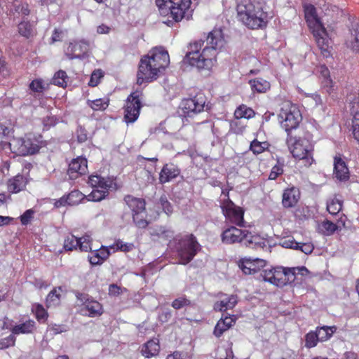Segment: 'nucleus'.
<instances>
[{"instance_id":"a211bd4d","label":"nucleus","mask_w":359,"mask_h":359,"mask_svg":"<svg viewBox=\"0 0 359 359\" xmlns=\"http://www.w3.org/2000/svg\"><path fill=\"white\" fill-rule=\"evenodd\" d=\"M88 169L87 160L84 158L73 159L69 165L67 174L71 180H75L79 176L86 172Z\"/></svg>"},{"instance_id":"680f3d73","label":"nucleus","mask_w":359,"mask_h":359,"mask_svg":"<svg viewBox=\"0 0 359 359\" xmlns=\"http://www.w3.org/2000/svg\"><path fill=\"white\" fill-rule=\"evenodd\" d=\"M322 86L323 89H325L329 94H330L334 90V83L330 77L323 79Z\"/></svg>"},{"instance_id":"603ef678","label":"nucleus","mask_w":359,"mask_h":359,"mask_svg":"<svg viewBox=\"0 0 359 359\" xmlns=\"http://www.w3.org/2000/svg\"><path fill=\"white\" fill-rule=\"evenodd\" d=\"M19 33L27 38L31 35L32 26L29 22H22L18 25Z\"/></svg>"},{"instance_id":"4468645a","label":"nucleus","mask_w":359,"mask_h":359,"mask_svg":"<svg viewBox=\"0 0 359 359\" xmlns=\"http://www.w3.org/2000/svg\"><path fill=\"white\" fill-rule=\"evenodd\" d=\"M9 147L11 151L18 156L33 154L39 150V147L29 139L13 138L9 142Z\"/></svg>"},{"instance_id":"a19ab883","label":"nucleus","mask_w":359,"mask_h":359,"mask_svg":"<svg viewBox=\"0 0 359 359\" xmlns=\"http://www.w3.org/2000/svg\"><path fill=\"white\" fill-rule=\"evenodd\" d=\"M269 144L266 142H259L254 140L250 145V150L255 154H259L268 149Z\"/></svg>"},{"instance_id":"e433bc0d","label":"nucleus","mask_w":359,"mask_h":359,"mask_svg":"<svg viewBox=\"0 0 359 359\" xmlns=\"http://www.w3.org/2000/svg\"><path fill=\"white\" fill-rule=\"evenodd\" d=\"M152 236H156L158 238L164 241H169L174 236V232L170 229H165L163 226H159L154 229L151 232Z\"/></svg>"},{"instance_id":"2eb2a0df","label":"nucleus","mask_w":359,"mask_h":359,"mask_svg":"<svg viewBox=\"0 0 359 359\" xmlns=\"http://www.w3.org/2000/svg\"><path fill=\"white\" fill-rule=\"evenodd\" d=\"M153 67L146 59L143 57L141 58L137 74V83L138 85L151 82L159 76V74L153 70Z\"/></svg>"},{"instance_id":"5701e85b","label":"nucleus","mask_w":359,"mask_h":359,"mask_svg":"<svg viewBox=\"0 0 359 359\" xmlns=\"http://www.w3.org/2000/svg\"><path fill=\"white\" fill-rule=\"evenodd\" d=\"M109 247L102 245L100 249L90 250L91 255H88V260L92 265L102 264L110 255Z\"/></svg>"},{"instance_id":"393cba45","label":"nucleus","mask_w":359,"mask_h":359,"mask_svg":"<svg viewBox=\"0 0 359 359\" xmlns=\"http://www.w3.org/2000/svg\"><path fill=\"white\" fill-rule=\"evenodd\" d=\"M27 180L22 175L9 179L7 182V189L9 193L17 194L26 187Z\"/></svg>"},{"instance_id":"f704fd0d","label":"nucleus","mask_w":359,"mask_h":359,"mask_svg":"<svg viewBox=\"0 0 359 359\" xmlns=\"http://www.w3.org/2000/svg\"><path fill=\"white\" fill-rule=\"evenodd\" d=\"M109 98H99L87 101V104L94 111H104L109 106Z\"/></svg>"},{"instance_id":"58836bf2","label":"nucleus","mask_w":359,"mask_h":359,"mask_svg":"<svg viewBox=\"0 0 359 359\" xmlns=\"http://www.w3.org/2000/svg\"><path fill=\"white\" fill-rule=\"evenodd\" d=\"M32 311L35 313V316L38 321L45 322L48 318V313L43 306L39 304H34L32 305Z\"/></svg>"},{"instance_id":"c756f323","label":"nucleus","mask_w":359,"mask_h":359,"mask_svg":"<svg viewBox=\"0 0 359 359\" xmlns=\"http://www.w3.org/2000/svg\"><path fill=\"white\" fill-rule=\"evenodd\" d=\"M124 201L133 212V214L142 212L143 210H145V201L142 198L126 196Z\"/></svg>"},{"instance_id":"f8f14e48","label":"nucleus","mask_w":359,"mask_h":359,"mask_svg":"<svg viewBox=\"0 0 359 359\" xmlns=\"http://www.w3.org/2000/svg\"><path fill=\"white\" fill-rule=\"evenodd\" d=\"M221 208L225 217L231 223L243 226L244 223V212L240 207L236 206L229 198L224 200L221 204Z\"/></svg>"},{"instance_id":"4c0bfd02","label":"nucleus","mask_w":359,"mask_h":359,"mask_svg":"<svg viewBox=\"0 0 359 359\" xmlns=\"http://www.w3.org/2000/svg\"><path fill=\"white\" fill-rule=\"evenodd\" d=\"M355 104L354 102L351 108V113L353 114L352 128L353 137L359 143V112L355 109Z\"/></svg>"},{"instance_id":"49530a36","label":"nucleus","mask_w":359,"mask_h":359,"mask_svg":"<svg viewBox=\"0 0 359 359\" xmlns=\"http://www.w3.org/2000/svg\"><path fill=\"white\" fill-rule=\"evenodd\" d=\"M145 210H143L142 212H137L133 214V221L137 227L145 228L148 225V222L145 219Z\"/></svg>"},{"instance_id":"8fccbe9b","label":"nucleus","mask_w":359,"mask_h":359,"mask_svg":"<svg viewBox=\"0 0 359 359\" xmlns=\"http://www.w3.org/2000/svg\"><path fill=\"white\" fill-rule=\"evenodd\" d=\"M104 74L101 69H95L93 72L88 85L92 87L97 86L100 79L103 77Z\"/></svg>"},{"instance_id":"2f4dec72","label":"nucleus","mask_w":359,"mask_h":359,"mask_svg":"<svg viewBox=\"0 0 359 359\" xmlns=\"http://www.w3.org/2000/svg\"><path fill=\"white\" fill-rule=\"evenodd\" d=\"M34 329L35 322L33 320H28L22 324L15 325L11 329V332L15 336V334L32 333Z\"/></svg>"},{"instance_id":"0e129e2a","label":"nucleus","mask_w":359,"mask_h":359,"mask_svg":"<svg viewBox=\"0 0 359 359\" xmlns=\"http://www.w3.org/2000/svg\"><path fill=\"white\" fill-rule=\"evenodd\" d=\"M160 203H161V205L164 212L167 215H169L172 212V206H171L170 203L168 202V201L167 200L166 196H161L160 198Z\"/></svg>"},{"instance_id":"7ed1b4c3","label":"nucleus","mask_w":359,"mask_h":359,"mask_svg":"<svg viewBox=\"0 0 359 359\" xmlns=\"http://www.w3.org/2000/svg\"><path fill=\"white\" fill-rule=\"evenodd\" d=\"M304 15L309 27L312 31L316 43L321 53L327 56L330 48V39L316 8L311 4L304 6Z\"/></svg>"},{"instance_id":"37998d69","label":"nucleus","mask_w":359,"mask_h":359,"mask_svg":"<svg viewBox=\"0 0 359 359\" xmlns=\"http://www.w3.org/2000/svg\"><path fill=\"white\" fill-rule=\"evenodd\" d=\"M110 249L114 250V251L121 250L122 252H130L134 248V245L133 243H124L121 240L116 241L114 244L109 246Z\"/></svg>"},{"instance_id":"473e14b6","label":"nucleus","mask_w":359,"mask_h":359,"mask_svg":"<svg viewBox=\"0 0 359 359\" xmlns=\"http://www.w3.org/2000/svg\"><path fill=\"white\" fill-rule=\"evenodd\" d=\"M160 350L158 342L155 340H150L144 344L142 349V353L146 358H151L156 355Z\"/></svg>"},{"instance_id":"6e6d98bb","label":"nucleus","mask_w":359,"mask_h":359,"mask_svg":"<svg viewBox=\"0 0 359 359\" xmlns=\"http://www.w3.org/2000/svg\"><path fill=\"white\" fill-rule=\"evenodd\" d=\"M191 354L185 351H175L168 355L166 359H191Z\"/></svg>"},{"instance_id":"864d4df0","label":"nucleus","mask_w":359,"mask_h":359,"mask_svg":"<svg viewBox=\"0 0 359 359\" xmlns=\"http://www.w3.org/2000/svg\"><path fill=\"white\" fill-rule=\"evenodd\" d=\"M283 172V165L278 162L271 169L269 175V179L271 180H276L279 175Z\"/></svg>"},{"instance_id":"423d86ee","label":"nucleus","mask_w":359,"mask_h":359,"mask_svg":"<svg viewBox=\"0 0 359 359\" xmlns=\"http://www.w3.org/2000/svg\"><path fill=\"white\" fill-rule=\"evenodd\" d=\"M175 248L179 258V263L187 264L189 263L200 250V245L197 242L194 235H187L185 236H177L174 238Z\"/></svg>"},{"instance_id":"6e6552de","label":"nucleus","mask_w":359,"mask_h":359,"mask_svg":"<svg viewBox=\"0 0 359 359\" xmlns=\"http://www.w3.org/2000/svg\"><path fill=\"white\" fill-rule=\"evenodd\" d=\"M278 118L283 128L287 135L294 134L297 129L302 116L298 107L290 102H285L281 107Z\"/></svg>"},{"instance_id":"aec40b11","label":"nucleus","mask_w":359,"mask_h":359,"mask_svg":"<svg viewBox=\"0 0 359 359\" xmlns=\"http://www.w3.org/2000/svg\"><path fill=\"white\" fill-rule=\"evenodd\" d=\"M300 191L298 188L292 187L284 190L282 196V205L285 208H294L300 199Z\"/></svg>"},{"instance_id":"c85d7f7f","label":"nucleus","mask_w":359,"mask_h":359,"mask_svg":"<svg viewBox=\"0 0 359 359\" xmlns=\"http://www.w3.org/2000/svg\"><path fill=\"white\" fill-rule=\"evenodd\" d=\"M334 174L339 180L344 181L348 179L349 172L346 163L340 158H334Z\"/></svg>"},{"instance_id":"338daca9","label":"nucleus","mask_w":359,"mask_h":359,"mask_svg":"<svg viewBox=\"0 0 359 359\" xmlns=\"http://www.w3.org/2000/svg\"><path fill=\"white\" fill-rule=\"evenodd\" d=\"M298 242L295 241L293 238L285 240L282 243V246L285 248L298 249Z\"/></svg>"},{"instance_id":"4be33fe9","label":"nucleus","mask_w":359,"mask_h":359,"mask_svg":"<svg viewBox=\"0 0 359 359\" xmlns=\"http://www.w3.org/2000/svg\"><path fill=\"white\" fill-rule=\"evenodd\" d=\"M83 315L90 318L100 316L103 313L102 306L97 301L87 300L83 307L81 309Z\"/></svg>"},{"instance_id":"79ce46f5","label":"nucleus","mask_w":359,"mask_h":359,"mask_svg":"<svg viewBox=\"0 0 359 359\" xmlns=\"http://www.w3.org/2000/svg\"><path fill=\"white\" fill-rule=\"evenodd\" d=\"M67 75L66 72L63 70H59L52 79V83L60 87H65L67 86Z\"/></svg>"},{"instance_id":"7c9ffc66","label":"nucleus","mask_w":359,"mask_h":359,"mask_svg":"<svg viewBox=\"0 0 359 359\" xmlns=\"http://www.w3.org/2000/svg\"><path fill=\"white\" fill-rule=\"evenodd\" d=\"M250 88L254 93H264L270 89V83L262 78L250 80Z\"/></svg>"},{"instance_id":"1a4fd4ad","label":"nucleus","mask_w":359,"mask_h":359,"mask_svg":"<svg viewBox=\"0 0 359 359\" xmlns=\"http://www.w3.org/2000/svg\"><path fill=\"white\" fill-rule=\"evenodd\" d=\"M143 57L154 67L153 70L156 71L158 74L164 70L170 63L168 51L161 47L153 48Z\"/></svg>"},{"instance_id":"09e8293b","label":"nucleus","mask_w":359,"mask_h":359,"mask_svg":"<svg viewBox=\"0 0 359 359\" xmlns=\"http://www.w3.org/2000/svg\"><path fill=\"white\" fill-rule=\"evenodd\" d=\"M319 341L315 331H311L305 336V346L307 348H313L317 345Z\"/></svg>"},{"instance_id":"052dcab7","label":"nucleus","mask_w":359,"mask_h":359,"mask_svg":"<svg viewBox=\"0 0 359 359\" xmlns=\"http://www.w3.org/2000/svg\"><path fill=\"white\" fill-rule=\"evenodd\" d=\"M34 212L29 209L26 210L21 216L20 221L23 225H27L33 218Z\"/></svg>"},{"instance_id":"4d7b16f0","label":"nucleus","mask_w":359,"mask_h":359,"mask_svg":"<svg viewBox=\"0 0 359 359\" xmlns=\"http://www.w3.org/2000/svg\"><path fill=\"white\" fill-rule=\"evenodd\" d=\"M190 304V301L184 297H180L175 299L172 303V306L175 309H180Z\"/></svg>"},{"instance_id":"f03ea898","label":"nucleus","mask_w":359,"mask_h":359,"mask_svg":"<svg viewBox=\"0 0 359 359\" xmlns=\"http://www.w3.org/2000/svg\"><path fill=\"white\" fill-rule=\"evenodd\" d=\"M238 18L246 27L255 29L265 27L267 13L260 0H241L237 5Z\"/></svg>"},{"instance_id":"de8ad7c7","label":"nucleus","mask_w":359,"mask_h":359,"mask_svg":"<svg viewBox=\"0 0 359 359\" xmlns=\"http://www.w3.org/2000/svg\"><path fill=\"white\" fill-rule=\"evenodd\" d=\"M46 88V83L40 79L33 80L29 84V89L34 93H41Z\"/></svg>"},{"instance_id":"f3484780","label":"nucleus","mask_w":359,"mask_h":359,"mask_svg":"<svg viewBox=\"0 0 359 359\" xmlns=\"http://www.w3.org/2000/svg\"><path fill=\"white\" fill-rule=\"evenodd\" d=\"M266 265V261L259 258H243L239 262V267L245 274H252L259 271Z\"/></svg>"},{"instance_id":"dca6fc26","label":"nucleus","mask_w":359,"mask_h":359,"mask_svg":"<svg viewBox=\"0 0 359 359\" xmlns=\"http://www.w3.org/2000/svg\"><path fill=\"white\" fill-rule=\"evenodd\" d=\"M89 50V43L85 40L70 42L65 49V55L70 60L83 58Z\"/></svg>"},{"instance_id":"e2e57ef3","label":"nucleus","mask_w":359,"mask_h":359,"mask_svg":"<svg viewBox=\"0 0 359 359\" xmlns=\"http://www.w3.org/2000/svg\"><path fill=\"white\" fill-rule=\"evenodd\" d=\"M323 227L326 233L329 235L333 233L337 229V226L334 223L328 220L323 223Z\"/></svg>"},{"instance_id":"0eeeda50","label":"nucleus","mask_w":359,"mask_h":359,"mask_svg":"<svg viewBox=\"0 0 359 359\" xmlns=\"http://www.w3.org/2000/svg\"><path fill=\"white\" fill-rule=\"evenodd\" d=\"M88 184L93 188L88 195V200L100 201L104 199L109 191L117 189L116 179L114 177H104L100 175H92L89 177Z\"/></svg>"},{"instance_id":"39448f33","label":"nucleus","mask_w":359,"mask_h":359,"mask_svg":"<svg viewBox=\"0 0 359 359\" xmlns=\"http://www.w3.org/2000/svg\"><path fill=\"white\" fill-rule=\"evenodd\" d=\"M286 142L294 158L303 161L306 167L313 163V145L308 139L302 138L296 134H289Z\"/></svg>"},{"instance_id":"13d9d810","label":"nucleus","mask_w":359,"mask_h":359,"mask_svg":"<svg viewBox=\"0 0 359 359\" xmlns=\"http://www.w3.org/2000/svg\"><path fill=\"white\" fill-rule=\"evenodd\" d=\"M227 330L229 328L224 324V322L219 320L215 327L213 334L215 337H219Z\"/></svg>"},{"instance_id":"9b49d317","label":"nucleus","mask_w":359,"mask_h":359,"mask_svg":"<svg viewBox=\"0 0 359 359\" xmlns=\"http://www.w3.org/2000/svg\"><path fill=\"white\" fill-rule=\"evenodd\" d=\"M205 101V97L199 93L192 98L184 99L180 108L185 116H191L204 110Z\"/></svg>"},{"instance_id":"c03bdc74","label":"nucleus","mask_w":359,"mask_h":359,"mask_svg":"<svg viewBox=\"0 0 359 359\" xmlns=\"http://www.w3.org/2000/svg\"><path fill=\"white\" fill-rule=\"evenodd\" d=\"M66 196L69 201V205H77L84 198V195L78 190H74Z\"/></svg>"},{"instance_id":"c9c22d12","label":"nucleus","mask_w":359,"mask_h":359,"mask_svg":"<svg viewBox=\"0 0 359 359\" xmlns=\"http://www.w3.org/2000/svg\"><path fill=\"white\" fill-rule=\"evenodd\" d=\"M255 113L252 108L242 104L239 106L234 111V116L237 119L242 118H250L255 116Z\"/></svg>"},{"instance_id":"412c9836","label":"nucleus","mask_w":359,"mask_h":359,"mask_svg":"<svg viewBox=\"0 0 359 359\" xmlns=\"http://www.w3.org/2000/svg\"><path fill=\"white\" fill-rule=\"evenodd\" d=\"M180 174V169L175 164L166 163L159 173V182L162 184L175 179Z\"/></svg>"},{"instance_id":"72a5a7b5","label":"nucleus","mask_w":359,"mask_h":359,"mask_svg":"<svg viewBox=\"0 0 359 359\" xmlns=\"http://www.w3.org/2000/svg\"><path fill=\"white\" fill-rule=\"evenodd\" d=\"M336 330L337 328L335 326H323L317 327L315 332L317 334L319 341H325L328 340L332 337Z\"/></svg>"},{"instance_id":"6ab92c4d","label":"nucleus","mask_w":359,"mask_h":359,"mask_svg":"<svg viewBox=\"0 0 359 359\" xmlns=\"http://www.w3.org/2000/svg\"><path fill=\"white\" fill-rule=\"evenodd\" d=\"M245 233V230L231 226L222 232L221 235L222 241L225 244L242 242L244 239Z\"/></svg>"},{"instance_id":"20e7f679","label":"nucleus","mask_w":359,"mask_h":359,"mask_svg":"<svg viewBox=\"0 0 359 359\" xmlns=\"http://www.w3.org/2000/svg\"><path fill=\"white\" fill-rule=\"evenodd\" d=\"M308 272L306 267L283 268L273 267L261 271L260 276L264 281L278 287H283L289 283L294 282L297 274Z\"/></svg>"},{"instance_id":"ea45409f","label":"nucleus","mask_w":359,"mask_h":359,"mask_svg":"<svg viewBox=\"0 0 359 359\" xmlns=\"http://www.w3.org/2000/svg\"><path fill=\"white\" fill-rule=\"evenodd\" d=\"M57 290L61 291V287L51 290L46 297V305L48 307L55 306L60 303V294Z\"/></svg>"},{"instance_id":"cd10ccee","label":"nucleus","mask_w":359,"mask_h":359,"mask_svg":"<svg viewBox=\"0 0 359 359\" xmlns=\"http://www.w3.org/2000/svg\"><path fill=\"white\" fill-rule=\"evenodd\" d=\"M185 13L182 7H179L178 6H175L174 4H172L170 8L167 10V13L165 15H169V18H171L172 20L168 19L167 21H163V23L166 24L168 26H172L173 22H177L182 20L184 17Z\"/></svg>"},{"instance_id":"ddd939ff","label":"nucleus","mask_w":359,"mask_h":359,"mask_svg":"<svg viewBox=\"0 0 359 359\" xmlns=\"http://www.w3.org/2000/svg\"><path fill=\"white\" fill-rule=\"evenodd\" d=\"M91 236L89 233H86L81 238L71 234L65 239L63 249L65 251H72L79 248L81 251L88 252L91 250Z\"/></svg>"},{"instance_id":"b1692460","label":"nucleus","mask_w":359,"mask_h":359,"mask_svg":"<svg viewBox=\"0 0 359 359\" xmlns=\"http://www.w3.org/2000/svg\"><path fill=\"white\" fill-rule=\"evenodd\" d=\"M346 45L353 50H359V23L353 22L346 38Z\"/></svg>"},{"instance_id":"bb28decb","label":"nucleus","mask_w":359,"mask_h":359,"mask_svg":"<svg viewBox=\"0 0 359 359\" xmlns=\"http://www.w3.org/2000/svg\"><path fill=\"white\" fill-rule=\"evenodd\" d=\"M224 298L217 301L214 304V310L216 311H224L233 309L238 302L237 297L235 295L227 296L224 294Z\"/></svg>"},{"instance_id":"5fc2aeb1","label":"nucleus","mask_w":359,"mask_h":359,"mask_svg":"<svg viewBox=\"0 0 359 359\" xmlns=\"http://www.w3.org/2000/svg\"><path fill=\"white\" fill-rule=\"evenodd\" d=\"M15 337L11 334L8 337L0 340V349H6L15 345Z\"/></svg>"},{"instance_id":"69168bd1","label":"nucleus","mask_w":359,"mask_h":359,"mask_svg":"<svg viewBox=\"0 0 359 359\" xmlns=\"http://www.w3.org/2000/svg\"><path fill=\"white\" fill-rule=\"evenodd\" d=\"M77 139L79 142H84L87 140V132L85 128L82 127H79L76 130Z\"/></svg>"},{"instance_id":"3c124183","label":"nucleus","mask_w":359,"mask_h":359,"mask_svg":"<svg viewBox=\"0 0 359 359\" xmlns=\"http://www.w3.org/2000/svg\"><path fill=\"white\" fill-rule=\"evenodd\" d=\"M156 4L158 6L161 15H165L167 10L170 8L173 2L171 0H156Z\"/></svg>"},{"instance_id":"9d476101","label":"nucleus","mask_w":359,"mask_h":359,"mask_svg":"<svg viewBox=\"0 0 359 359\" xmlns=\"http://www.w3.org/2000/svg\"><path fill=\"white\" fill-rule=\"evenodd\" d=\"M142 104L137 92L132 93L128 97L124 106L123 119L126 123H134L139 117Z\"/></svg>"},{"instance_id":"a878e982","label":"nucleus","mask_w":359,"mask_h":359,"mask_svg":"<svg viewBox=\"0 0 359 359\" xmlns=\"http://www.w3.org/2000/svg\"><path fill=\"white\" fill-rule=\"evenodd\" d=\"M243 241L247 247L252 248H264L266 246L265 240L262 237L248 231H245Z\"/></svg>"},{"instance_id":"774afa93","label":"nucleus","mask_w":359,"mask_h":359,"mask_svg":"<svg viewBox=\"0 0 359 359\" xmlns=\"http://www.w3.org/2000/svg\"><path fill=\"white\" fill-rule=\"evenodd\" d=\"M65 205H69V201L67 200L66 195H64L60 198L56 200L54 203V206L57 208L62 207V206H65Z\"/></svg>"},{"instance_id":"a18cd8bd","label":"nucleus","mask_w":359,"mask_h":359,"mask_svg":"<svg viewBox=\"0 0 359 359\" xmlns=\"http://www.w3.org/2000/svg\"><path fill=\"white\" fill-rule=\"evenodd\" d=\"M342 208V203L341 201L334 198L327 203V210L331 215H337L339 213Z\"/></svg>"},{"instance_id":"f257e3e1","label":"nucleus","mask_w":359,"mask_h":359,"mask_svg":"<svg viewBox=\"0 0 359 359\" xmlns=\"http://www.w3.org/2000/svg\"><path fill=\"white\" fill-rule=\"evenodd\" d=\"M205 41L199 40L190 43L189 50L185 56L186 61L198 69L210 70L216 62L217 50L222 48L225 44V40L221 29H213Z\"/></svg>"},{"instance_id":"bf43d9fd","label":"nucleus","mask_w":359,"mask_h":359,"mask_svg":"<svg viewBox=\"0 0 359 359\" xmlns=\"http://www.w3.org/2000/svg\"><path fill=\"white\" fill-rule=\"evenodd\" d=\"M314 249V247L311 243H298V249L303 252L304 253L308 255L311 254Z\"/></svg>"}]
</instances>
